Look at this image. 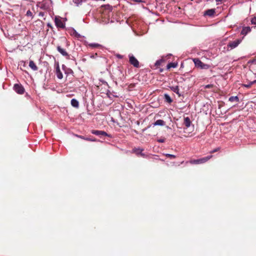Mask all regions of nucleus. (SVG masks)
Returning <instances> with one entry per match:
<instances>
[{
  "label": "nucleus",
  "mask_w": 256,
  "mask_h": 256,
  "mask_svg": "<svg viewBox=\"0 0 256 256\" xmlns=\"http://www.w3.org/2000/svg\"><path fill=\"white\" fill-rule=\"evenodd\" d=\"M162 60H158L156 62V64H155V65L156 66H159L160 65L162 62Z\"/></svg>",
  "instance_id": "obj_28"
},
{
  "label": "nucleus",
  "mask_w": 256,
  "mask_h": 256,
  "mask_svg": "<svg viewBox=\"0 0 256 256\" xmlns=\"http://www.w3.org/2000/svg\"><path fill=\"white\" fill-rule=\"evenodd\" d=\"M193 60L196 66L202 69H208L210 68V66L208 64L203 63L198 58H194Z\"/></svg>",
  "instance_id": "obj_2"
},
{
  "label": "nucleus",
  "mask_w": 256,
  "mask_h": 256,
  "mask_svg": "<svg viewBox=\"0 0 256 256\" xmlns=\"http://www.w3.org/2000/svg\"><path fill=\"white\" fill-rule=\"evenodd\" d=\"M79 138H80L84 139V140H88V141H95L94 140H92V138H84V136H78Z\"/></svg>",
  "instance_id": "obj_23"
},
{
  "label": "nucleus",
  "mask_w": 256,
  "mask_h": 256,
  "mask_svg": "<svg viewBox=\"0 0 256 256\" xmlns=\"http://www.w3.org/2000/svg\"><path fill=\"white\" fill-rule=\"evenodd\" d=\"M228 100L230 102H239V98L238 96H232L229 98Z\"/></svg>",
  "instance_id": "obj_18"
},
{
  "label": "nucleus",
  "mask_w": 256,
  "mask_h": 256,
  "mask_svg": "<svg viewBox=\"0 0 256 256\" xmlns=\"http://www.w3.org/2000/svg\"><path fill=\"white\" fill-rule=\"evenodd\" d=\"M170 88L174 92L176 93L179 96H180V94L179 92V88L178 86H170Z\"/></svg>",
  "instance_id": "obj_16"
},
{
  "label": "nucleus",
  "mask_w": 256,
  "mask_h": 256,
  "mask_svg": "<svg viewBox=\"0 0 256 256\" xmlns=\"http://www.w3.org/2000/svg\"><path fill=\"white\" fill-rule=\"evenodd\" d=\"M214 13L215 10L214 9H210L205 11L204 14L212 16L214 15Z\"/></svg>",
  "instance_id": "obj_15"
},
{
  "label": "nucleus",
  "mask_w": 256,
  "mask_h": 256,
  "mask_svg": "<svg viewBox=\"0 0 256 256\" xmlns=\"http://www.w3.org/2000/svg\"><path fill=\"white\" fill-rule=\"evenodd\" d=\"M92 133L94 134L99 136L101 138L104 136H109L106 132L102 130H92Z\"/></svg>",
  "instance_id": "obj_6"
},
{
  "label": "nucleus",
  "mask_w": 256,
  "mask_h": 256,
  "mask_svg": "<svg viewBox=\"0 0 256 256\" xmlns=\"http://www.w3.org/2000/svg\"><path fill=\"white\" fill-rule=\"evenodd\" d=\"M56 74L58 79L61 80L62 78L63 75L60 71L58 63H57L56 66Z\"/></svg>",
  "instance_id": "obj_7"
},
{
  "label": "nucleus",
  "mask_w": 256,
  "mask_h": 256,
  "mask_svg": "<svg viewBox=\"0 0 256 256\" xmlns=\"http://www.w3.org/2000/svg\"><path fill=\"white\" fill-rule=\"evenodd\" d=\"M214 87V85L212 84H208L204 86L205 88H212Z\"/></svg>",
  "instance_id": "obj_25"
},
{
  "label": "nucleus",
  "mask_w": 256,
  "mask_h": 256,
  "mask_svg": "<svg viewBox=\"0 0 256 256\" xmlns=\"http://www.w3.org/2000/svg\"><path fill=\"white\" fill-rule=\"evenodd\" d=\"M212 158V155H210L200 159L191 160L190 161V162L191 164H204L208 161V160H210Z\"/></svg>",
  "instance_id": "obj_1"
},
{
  "label": "nucleus",
  "mask_w": 256,
  "mask_h": 256,
  "mask_svg": "<svg viewBox=\"0 0 256 256\" xmlns=\"http://www.w3.org/2000/svg\"><path fill=\"white\" fill-rule=\"evenodd\" d=\"M29 66L34 71L38 70V68L33 60H30L29 62Z\"/></svg>",
  "instance_id": "obj_12"
},
{
  "label": "nucleus",
  "mask_w": 256,
  "mask_h": 256,
  "mask_svg": "<svg viewBox=\"0 0 256 256\" xmlns=\"http://www.w3.org/2000/svg\"><path fill=\"white\" fill-rule=\"evenodd\" d=\"M252 83H253V84H256V80L252 81Z\"/></svg>",
  "instance_id": "obj_35"
},
{
  "label": "nucleus",
  "mask_w": 256,
  "mask_h": 256,
  "mask_svg": "<svg viewBox=\"0 0 256 256\" xmlns=\"http://www.w3.org/2000/svg\"><path fill=\"white\" fill-rule=\"evenodd\" d=\"M178 64L174 62H170L167 65V68L170 69V68H175L177 66Z\"/></svg>",
  "instance_id": "obj_21"
},
{
  "label": "nucleus",
  "mask_w": 256,
  "mask_h": 256,
  "mask_svg": "<svg viewBox=\"0 0 256 256\" xmlns=\"http://www.w3.org/2000/svg\"><path fill=\"white\" fill-rule=\"evenodd\" d=\"M54 22L56 26L58 28H64V24L60 20V18L56 17L54 19Z\"/></svg>",
  "instance_id": "obj_8"
},
{
  "label": "nucleus",
  "mask_w": 256,
  "mask_h": 256,
  "mask_svg": "<svg viewBox=\"0 0 256 256\" xmlns=\"http://www.w3.org/2000/svg\"><path fill=\"white\" fill-rule=\"evenodd\" d=\"M88 46L92 48H101L102 47V45L96 43H90L88 44Z\"/></svg>",
  "instance_id": "obj_13"
},
{
  "label": "nucleus",
  "mask_w": 256,
  "mask_h": 256,
  "mask_svg": "<svg viewBox=\"0 0 256 256\" xmlns=\"http://www.w3.org/2000/svg\"><path fill=\"white\" fill-rule=\"evenodd\" d=\"M14 90L18 94H22L24 92V88L21 84H14Z\"/></svg>",
  "instance_id": "obj_3"
},
{
  "label": "nucleus",
  "mask_w": 256,
  "mask_h": 256,
  "mask_svg": "<svg viewBox=\"0 0 256 256\" xmlns=\"http://www.w3.org/2000/svg\"><path fill=\"white\" fill-rule=\"evenodd\" d=\"M165 124V122L162 120H157L154 124V126H164Z\"/></svg>",
  "instance_id": "obj_19"
},
{
  "label": "nucleus",
  "mask_w": 256,
  "mask_h": 256,
  "mask_svg": "<svg viewBox=\"0 0 256 256\" xmlns=\"http://www.w3.org/2000/svg\"><path fill=\"white\" fill-rule=\"evenodd\" d=\"M130 63L134 67L138 68L140 67V63L138 60L133 56H129Z\"/></svg>",
  "instance_id": "obj_4"
},
{
  "label": "nucleus",
  "mask_w": 256,
  "mask_h": 256,
  "mask_svg": "<svg viewBox=\"0 0 256 256\" xmlns=\"http://www.w3.org/2000/svg\"><path fill=\"white\" fill-rule=\"evenodd\" d=\"M241 42V40L237 39L234 41L230 42L228 44V47L230 48L231 49H233L236 48Z\"/></svg>",
  "instance_id": "obj_5"
},
{
  "label": "nucleus",
  "mask_w": 256,
  "mask_h": 256,
  "mask_svg": "<svg viewBox=\"0 0 256 256\" xmlns=\"http://www.w3.org/2000/svg\"><path fill=\"white\" fill-rule=\"evenodd\" d=\"M98 56V54L97 53H96L95 54H92L90 56V58H94L96 56Z\"/></svg>",
  "instance_id": "obj_31"
},
{
  "label": "nucleus",
  "mask_w": 256,
  "mask_h": 256,
  "mask_svg": "<svg viewBox=\"0 0 256 256\" xmlns=\"http://www.w3.org/2000/svg\"><path fill=\"white\" fill-rule=\"evenodd\" d=\"M252 84H253V83H252V82H250L248 84H244L243 86L245 88H251V86Z\"/></svg>",
  "instance_id": "obj_24"
},
{
  "label": "nucleus",
  "mask_w": 256,
  "mask_h": 256,
  "mask_svg": "<svg viewBox=\"0 0 256 256\" xmlns=\"http://www.w3.org/2000/svg\"><path fill=\"white\" fill-rule=\"evenodd\" d=\"M250 30L251 28L250 26L244 27L241 31V34L246 36L247 34L250 32Z\"/></svg>",
  "instance_id": "obj_11"
},
{
  "label": "nucleus",
  "mask_w": 256,
  "mask_h": 256,
  "mask_svg": "<svg viewBox=\"0 0 256 256\" xmlns=\"http://www.w3.org/2000/svg\"><path fill=\"white\" fill-rule=\"evenodd\" d=\"M184 124L186 128H188L190 126L191 124V121L188 117L184 118Z\"/></svg>",
  "instance_id": "obj_14"
},
{
  "label": "nucleus",
  "mask_w": 256,
  "mask_h": 256,
  "mask_svg": "<svg viewBox=\"0 0 256 256\" xmlns=\"http://www.w3.org/2000/svg\"><path fill=\"white\" fill-rule=\"evenodd\" d=\"M251 22L252 24H256V16H254L252 18Z\"/></svg>",
  "instance_id": "obj_26"
},
{
  "label": "nucleus",
  "mask_w": 256,
  "mask_h": 256,
  "mask_svg": "<svg viewBox=\"0 0 256 256\" xmlns=\"http://www.w3.org/2000/svg\"><path fill=\"white\" fill-rule=\"evenodd\" d=\"M72 36H74L78 38H80L81 37V36L74 30H72V33L71 34Z\"/></svg>",
  "instance_id": "obj_22"
},
{
  "label": "nucleus",
  "mask_w": 256,
  "mask_h": 256,
  "mask_svg": "<svg viewBox=\"0 0 256 256\" xmlns=\"http://www.w3.org/2000/svg\"><path fill=\"white\" fill-rule=\"evenodd\" d=\"M58 51L60 52L63 56H68V53L66 52V50L62 48L60 46H57Z\"/></svg>",
  "instance_id": "obj_10"
},
{
  "label": "nucleus",
  "mask_w": 256,
  "mask_h": 256,
  "mask_svg": "<svg viewBox=\"0 0 256 256\" xmlns=\"http://www.w3.org/2000/svg\"><path fill=\"white\" fill-rule=\"evenodd\" d=\"M40 15H41V16H44V13L43 12H40Z\"/></svg>",
  "instance_id": "obj_36"
},
{
  "label": "nucleus",
  "mask_w": 256,
  "mask_h": 256,
  "mask_svg": "<svg viewBox=\"0 0 256 256\" xmlns=\"http://www.w3.org/2000/svg\"><path fill=\"white\" fill-rule=\"evenodd\" d=\"M32 12L30 10H28L27 11L26 14V15L27 16H32Z\"/></svg>",
  "instance_id": "obj_30"
},
{
  "label": "nucleus",
  "mask_w": 256,
  "mask_h": 256,
  "mask_svg": "<svg viewBox=\"0 0 256 256\" xmlns=\"http://www.w3.org/2000/svg\"><path fill=\"white\" fill-rule=\"evenodd\" d=\"M47 26H48V27H49V28H52V24H50V23H48V24H47Z\"/></svg>",
  "instance_id": "obj_34"
},
{
  "label": "nucleus",
  "mask_w": 256,
  "mask_h": 256,
  "mask_svg": "<svg viewBox=\"0 0 256 256\" xmlns=\"http://www.w3.org/2000/svg\"><path fill=\"white\" fill-rule=\"evenodd\" d=\"M71 104L72 106L78 108L79 106V102H78L74 98H72L71 100Z\"/></svg>",
  "instance_id": "obj_17"
},
{
  "label": "nucleus",
  "mask_w": 256,
  "mask_h": 256,
  "mask_svg": "<svg viewBox=\"0 0 256 256\" xmlns=\"http://www.w3.org/2000/svg\"><path fill=\"white\" fill-rule=\"evenodd\" d=\"M220 148H216L213 150H212L210 151V152L211 154H213V153H214V152H218L220 150Z\"/></svg>",
  "instance_id": "obj_29"
},
{
  "label": "nucleus",
  "mask_w": 256,
  "mask_h": 256,
  "mask_svg": "<svg viewBox=\"0 0 256 256\" xmlns=\"http://www.w3.org/2000/svg\"><path fill=\"white\" fill-rule=\"evenodd\" d=\"M166 156L168 158H176V156L174 155L170 154H166Z\"/></svg>",
  "instance_id": "obj_27"
},
{
  "label": "nucleus",
  "mask_w": 256,
  "mask_h": 256,
  "mask_svg": "<svg viewBox=\"0 0 256 256\" xmlns=\"http://www.w3.org/2000/svg\"><path fill=\"white\" fill-rule=\"evenodd\" d=\"M144 150L143 149L140 148H133L132 152H133L135 153L137 156L140 155V156L142 157H144L145 154L142 153V151Z\"/></svg>",
  "instance_id": "obj_9"
},
{
  "label": "nucleus",
  "mask_w": 256,
  "mask_h": 256,
  "mask_svg": "<svg viewBox=\"0 0 256 256\" xmlns=\"http://www.w3.org/2000/svg\"><path fill=\"white\" fill-rule=\"evenodd\" d=\"M159 142H165V139H164V138H162V139H160V140H158Z\"/></svg>",
  "instance_id": "obj_32"
},
{
  "label": "nucleus",
  "mask_w": 256,
  "mask_h": 256,
  "mask_svg": "<svg viewBox=\"0 0 256 256\" xmlns=\"http://www.w3.org/2000/svg\"><path fill=\"white\" fill-rule=\"evenodd\" d=\"M132 0L134 2H138V3L142 2V0Z\"/></svg>",
  "instance_id": "obj_33"
},
{
  "label": "nucleus",
  "mask_w": 256,
  "mask_h": 256,
  "mask_svg": "<svg viewBox=\"0 0 256 256\" xmlns=\"http://www.w3.org/2000/svg\"><path fill=\"white\" fill-rule=\"evenodd\" d=\"M164 97L165 100L166 102H168L169 104H170L172 102V100L168 94H164Z\"/></svg>",
  "instance_id": "obj_20"
}]
</instances>
